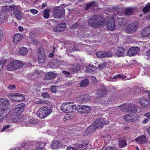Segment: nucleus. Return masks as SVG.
<instances>
[{"label": "nucleus", "mask_w": 150, "mask_h": 150, "mask_svg": "<svg viewBox=\"0 0 150 150\" xmlns=\"http://www.w3.org/2000/svg\"><path fill=\"white\" fill-rule=\"evenodd\" d=\"M42 72L41 71H38V70L35 71L34 72L30 74V75L31 76H34V77H38V75H41Z\"/></svg>", "instance_id": "40"}, {"label": "nucleus", "mask_w": 150, "mask_h": 150, "mask_svg": "<svg viewBox=\"0 0 150 150\" xmlns=\"http://www.w3.org/2000/svg\"><path fill=\"white\" fill-rule=\"evenodd\" d=\"M30 12L31 13L34 15L37 14L38 13V11L37 10L34 9H32L30 10Z\"/></svg>", "instance_id": "51"}, {"label": "nucleus", "mask_w": 150, "mask_h": 150, "mask_svg": "<svg viewBox=\"0 0 150 150\" xmlns=\"http://www.w3.org/2000/svg\"><path fill=\"white\" fill-rule=\"evenodd\" d=\"M16 18L19 20H21L23 17V13L18 10H16L14 12Z\"/></svg>", "instance_id": "26"}, {"label": "nucleus", "mask_w": 150, "mask_h": 150, "mask_svg": "<svg viewBox=\"0 0 150 150\" xmlns=\"http://www.w3.org/2000/svg\"><path fill=\"white\" fill-rule=\"evenodd\" d=\"M105 150H114L113 148L110 146H107L105 148Z\"/></svg>", "instance_id": "63"}, {"label": "nucleus", "mask_w": 150, "mask_h": 150, "mask_svg": "<svg viewBox=\"0 0 150 150\" xmlns=\"http://www.w3.org/2000/svg\"><path fill=\"white\" fill-rule=\"evenodd\" d=\"M71 48L72 49L70 50L71 52H73L74 51H77L78 50L77 48L75 45L73 46V47H71Z\"/></svg>", "instance_id": "55"}, {"label": "nucleus", "mask_w": 150, "mask_h": 150, "mask_svg": "<svg viewBox=\"0 0 150 150\" xmlns=\"http://www.w3.org/2000/svg\"><path fill=\"white\" fill-rule=\"evenodd\" d=\"M117 18L116 14H114L113 16L109 17V20L106 24L108 29L112 31L115 29V20L114 18Z\"/></svg>", "instance_id": "7"}, {"label": "nucleus", "mask_w": 150, "mask_h": 150, "mask_svg": "<svg viewBox=\"0 0 150 150\" xmlns=\"http://www.w3.org/2000/svg\"><path fill=\"white\" fill-rule=\"evenodd\" d=\"M88 140H84L81 143L77 144L76 146L78 148H85L88 144Z\"/></svg>", "instance_id": "24"}, {"label": "nucleus", "mask_w": 150, "mask_h": 150, "mask_svg": "<svg viewBox=\"0 0 150 150\" xmlns=\"http://www.w3.org/2000/svg\"><path fill=\"white\" fill-rule=\"evenodd\" d=\"M6 17V13H0V23H2L4 22Z\"/></svg>", "instance_id": "41"}, {"label": "nucleus", "mask_w": 150, "mask_h": 150, "mask_svg": "<svg viewBox=\"0 0 150 150\" xmlns=\"http://www.w3.org/2000/svg\"><path fill=\"white\" fill-rule=\"evenodd\" d=\"M42 95V96L44 98L48 97L49 96V94L46 92L43 93Z\"/></svg>", "instance_id": "54"}, {"label": "nucleus", "mask_w": 150, "mask_h": 150, "mask_svg": "<svg viewBox=\"0 0 150 150\" xmlns=\"http://www.w3.org/2000/svg\"><path fill=\"white\" fill-rule=\"evenodd\" d=\"M139 50L140 49L137 47H132L129 50L127 54L129 56H134L137 54Z\"/></svg>", "instance_id": "13"}, {"label": "nucleus", "mask_w": 150, "mask_h": 150, "mask_svg": "<svg viewBox=\"0 0 150 150\" xmlns=\"http://www.w3.org/2000/svg\"><path fill=\"white\" fill-rule=\"evenodd\" d=\"M79 25V24L77 23H76L74 24L72 27V28H77Z\"/></svg>", "instance_id": "62"}, {"label": "nucleus", "mask_w": 150, "mask_h": 150, "mask_svg": "<svg viewBox=\"0 0 150 150\" xmlns=\"http://www.w3.org/2000/svg\"><path fill=\"white\" fill-rule=\"evenodd\" d=\"M134 9L131 7H129L126 9L125 12V14L126 16H129L134 11Z\"/></svg>", "instance_id": "36"}, {"label": "nucleus", "mask_w": 150, "mask_h": 150, "mask_svg": "<svg viewBox=\"0 0 150 150\" xmlns=\"http://www.w3.org/2000/svg\"><path fill=\"white\" fill-rule=\"evenodd\" d=\"M36 104H44L46 103L45 101L44 100H39L35 102Z\"/></svg>", "instance_id": "56"}, {"label": "nucleus", "mask_w": 150, "mask_h": 150, "mask_svg": "<svg viewBox=\"0 0 150 150\" xmlns=\"http://www.w3.org/2000/svg\"><path fill=\"white\" fill-rule=\"evenodd\" d=\"M96 69V68L93 65H88L86 68V71L93 73Z\"/></svg>", "instance_id": "29"}, {"label": "nucleus", "mask_w": 150, "mask_h": 150, "mask_svg": "<svg viewBox=\"0 0 150 150\" xmlns=\"http://www.w3.org/2000/svg\"><path fill=\"white\" fill-rule=\"evenodd\" d=\"M49 9H45L43 11L44 17L45 18H48L49 16Z\"/></svg>", "instance_id": "42"}, {"label": "nucleus", "mask_w": 150, "mask_h": 150, "mask_svg": "<svg viewBox=\"0 0 150 150\" xmlns=\"http://www.w3.org/2000/svg\"><path fill=\"white\" fill-rule=\"evenodd\" d=\"M141 35L142 37L144 38L150 36V25L143 30Z\"/></svg>", "instance_id": "15"}, {"label": "nucleus", "mask_w": 150, "mask_h": 150, "mask_svg": "<svg viewBox=\"0 0 150 150\" xmlns=\"http://www.w3.org/2000/svg\"><path fill=\"white\" fill-rule=\"evenodd\" d=\"M91 80L93 83H96V78L93 76H91Z\"/></svg>", "instance_id": "61"}, {"label": "nucleus", "mask_w": 150, "mask_h": 150, "mask_svg": "<svg viewBox=\"0 0 150 150\" xmlns=\"http://www.w3.org/2000/svg\"><path fill=\"white\" fill-rule=\"evenodd\" d=\"M69 103H67L62 105L60 107L61 110L64 112H69Z\"/></svg>", "instance_id": "20"}, {"label": "nucleus", "mask_w": 150, "mask_h": 150, "mask_svg": "<svg viewBox=\"0 0 150 150\" xmlns=\"http://www.w3.org/2000/svg\"><path fill=\"white\" fill-rule=\"evenodd\" d=\"M8 88L11 90H14L15 88V85H9L7 87Z\"/></svg>", "instance_id": "47"}, {"label": "nucleus", "mask_w": 150, "mask_h": 150, "mask_svg": "<svg viewBox=\"0 0 150 150\" xmlns=\"http://www.w3.org/2000/svg\"><path fill=\"white\" fill-rule=\"evenodd\" d=\"M7 61L6 59L1 58L0 59V71L2 70L3 67L5 65Z\"/></svg>", "instance_id": "39"}, {"label": "nucleus", "mask_w": 150, "mask_h": 150, "mask_svg": "<svg viewBox=\"0 0 150 150\" xmlns=\"http://www.w3.org/2000/svg\"><path fill=\"white\" fill-rule=\"evenodd\" d=\"M96 128H97L95 127V125L93 124V123L92 125H90L86 129L85 132L88 133L87 134H88V133L94 132L96 131Z\"/></svg>", "instance_id": "22"}, {"label": "nucleus", "mask_w": 150, "mask_h": 150, "mask_svg": "<svg viewBox=\"0 0 150 150\" xmlns=\"http://www.w3.org/2000/svg\"><path fill=\"white\" fill-rule=\"evenodd\" d=\"M25 105L24 103H21L16 106L14 110V113L16 115H19L23 112L25 107Z\"/></svg>", "instance_id": "9"}, {"label": "nucleus", "mask_w": 150, "mask_h": 150, "mask_svg": "<svg viewBox=\"0 0 150 150\" xmlns=\"http://www.w3.org/2000/svg\"><path fill=\"white\" fill-rule=\"evenodd\" d=\"M15 7L16 6L15 5H13L10 6H2V7L4 10V11L6 13L13 11L15 9Z\"/></svg>", "instance_id": "21"}, {"label": "nucleus", "mask_w": 150, "mask_h": 150, "mask_svg": "<svg viewBox=\"0 0 150 150\" xmlns=\"http://www.w3.org/2000/svg\"><path fill=\"white\" fill-rule=\"evenodd\" d=\"M23 38V35L22 34L20 33L16 34L13 36V42H17L22 40Z\"/></svg>", "instance_id": "25"}, {"label": "nucleus", "mask_w": 150, "mask_h": 150, "mask_svg": "<svg viewBox=\"0 0 150 150\" xmlns=\"http://www.w3.org/2000/svg\"><path fill=\"white\" fill-rule=\"evenodd\" d=\"M73 69L74 72H77L80 69V65L79 64H77L76 65L74 66Z\"/></svg>", "instance_id": "44"}, {"label": "nucleus", "mask_w": 150, "mask_h": 150, "mask_svg": "<svg viewBox=\"0 0 150 150\" xmlns=\"http://www.w3.org/2000/svg\"><path fill=\"white\" fill-rule=\"evenodd\" d=\"M96 55L99 58H103L110 57L113 55V54L111 51H100L97 53Z\"/></svg>", "instance_id": "10"}, {"label": "nucleus", "mask_w": 150, "mask_h": 150, "mask_svg": "<svg viewBox=\"0 0 150 150\" xmlns=\"http://www.w3.org/2000/svg\"><path fill=\"white\" fill-rule=\"evenodd\" d=\"M89 83L88 79H86L83 80L81 82L80 84V87H86L88 85Z\"/></svg>", "instance_id": "37"}, {"label": "nucleus", "mask_w": 150, "mask_h": 150, "mask_svg": "<svg viewBox=\"0 0 150 150\" xmlns=\"http://www.w3.org/2000/svg\"><path fill=\"white\" fill-rule=\"evenodd\" d=\"M8 97L11 100L15 101L21 102L25 100L23 95L18 93H11L8 95Z\"/></svg>", "instance_id": "8"}, {"label": "nucleus", "mask_w": 150, "mask_h": 150, "mask_svg": "<svg viewBox=\"0 0 150 150\" xmlns=\"http://www.w3.org/2000/svg\"><path fill=\"white\" fill-rule=\"evenodd\" d=\"M95 2H91L88 4H87L86 5V9L89 8L91 6H95Z\"/></svg>", "instance_id": "43"}, {"label": "nucleus", "mask_w": 150, "mask_h": 150, "mask_svg": "<svg viewBox=\"0 0 150 150\" xmlns=\"http://www.w3.org/2000/svg\"><path fill=\"white\" fill-rule=\"evenodd\" d=\"M42 51L43 48L41 47H40L38 49V50L37 51V52L39 54H41V53Z\"/></svg>", "instance_id": "58"}, {"label": "nucleus", "mask_w": 150, "mask_h": 150, "mask_svg": "<svg viewBox=\"0 0 150 150\" xmlns=\"http://www.w3.org/2000/svg\"><path fill=\"white\" fill-rule=\"evenodd\" d=\"M118 142L119 145L120 147H123L127 145L126 142L124 139H121Z\"/></svg>", "instance_id": "38"}, {"label": "nucleus", "mask_w": 150, "mask_h": 150, "mask_svg": "<svg viewBox=\"0 0 150 150\" xmlns=\"http://www.w3.org/2000/svg\"><path fill=\"white\" fill-rule=\"evenodd\" d=\"M150 104V101L145 98H143L141 100L140 102V105L143 107H146L148 106Z\"/></svg>", "instance_id": "23"}, {"label": "nucleus", "mask_w": 150, "mask_h": 150, "mask_svg": "<svg viewBox=\"0 0 150 150\" xmlns=\"http://www.w3.org/2000/svg\"><path fill=\"white\" fill-rule=\"evenodd\" d=\"M57 86H52L50 89L52 92L53 93H54L56 91V88Z\"/></svg>", "instance_id": "50"}, {"label": "nucleus", "mask_w": 150, "mask_h": 150, "mask_svg": "<svg viewBox=\"0 0 150 150\" xmlns=\"http://www.w3.org/2000/svg\"><path fill=\"white\" fill-rule=\"evenodd\" d=\"M106 64L105 62H103L98 65V67L100 69H102L105 66Z\"/></svg>", "instance_id": "52"}, {"label": "nucleus", "mask_w": 150, "mask_h": 150, "mask_svg": "<svg viewBox=\"0 0 150 150\" xmlns=\"http://www.w3.org/2000/svg\"><path fill=\"white\" fill-rule=\"evenodd\" d=\"M126 76L125 75L118 74L117 76H114L113 78H121L122 79H125L126 78Z\"/></svg>", "instance_id": "45"}, {"label": "nucleus", "mask_w": 150, "mask_h": 150, "mask_svg": "<svg viewBox=\"0 0 150 150\" xmlns=\"http://www.w3.org/2000/svg\"><path fill=\"white\" fill-rule=\"evenodd\" d=\"M129 122H134L137 121L136 117H130V120H129Z\"/></svg>", "instance_id": "49"}, {"label": "nucleus", "mask_w": 150, "mask_h": 150, "mask_svg": "<svg viewBox=\"0 0 150 150\" xmlns=\"http://www.w3.org/2000/svg\"><path fill=\"white\" fill-rule=\"evenodd\" d=\"M55 74L54 72H50L46 74L45 78L46 79H53L55 78Z\"/></svg>", "instance_id": "28"}, {"label": "nucleus", "mask_w": 150, "mask_h": 150, "mask_svg": "<svg viewBox=\"0 0 150 150\" xmlns=\"http://www.w3.org/2000/svg\"><path fill=\"white\" fill-rule=\"evenodd\" d=\"M33 120L31 119L28 120L26 123V124H25V126L26 127L29 126L31 123H33Z\"/></svg>", "instance_id": "46"}, {"label": "nucleus", "mask_w": 150, "mask_h": 150, "mask_svg": "<svg viewBox=\"0 0 150 150\" xmlns=\"http://www.w3.org/2000/svg\"><path fill=\"white\" fill-rule=\"evenodd\" d=\"M128 111L134 113L137 112V111L136 106L134 104L131 105L128 107Z\"/></svg>", "instance_id": "33"}, {"label": "nucleus", "mask_w": 150, "mask_h": 150, "mask_svg": "<svg viewBox=\"0 0 150 150\" xmlns=\"http://www.w3.org/2000/svg\"><path fill=\"white\" fill-rule=\"evenodd\" d=\"M78 111L81 113H88L91 110V108L89 106L86 105H78Z\"/></svg>", "instance_id": "11"}, {"label": "nucleus", "mask_w": 150, "mask_h": 150, "mask_svg": "<svg viewBox=\"0 0 150 150\" xmlns=\"http://www.w3.org/2000/svg\"><path fill=\"white\" fill-rule=\"evenodd\" d=\"M10 110H9L8 107H6L4 108L0 109V121H1L2 119L6 116L10 112Z\"/></svg>", "instance_id": "12"}, {"label": "nucleus", "mask_w": 150, "mask_h": 150, "mask_svg": "<svg viewBox=\"0 0 150 150\" xmlns=\"http://www.w3.org/2000/svg\"><path fill=\"white\" fill-rule=\"evenodd\" d=\"M45 56L44 54H40L38 57V62L39 64L43 63L45 61Z\"/></svg>", "instance_id": "34"}, {"label": "nucleus", "mask_w": 150, "mask_h": 150, "mask_svg": "<svg viewBox=\"0 0 150 150\" xmlns=\"http://www.w3.org/2000/svg\"><path fill=\"white\" fill-rule=\"evenodd\" d=\"M65 10L63 8L58 7L53 11V16L55 18H61L65 16Z\"/></svg>", "instance_id": "4"}, {"label": "nucleus", "mask_w": 150, "mask_h": 150, "mask_svg": "<svg viewBox=\"0 0 150 150\" xmlns=\"http://www.w3.org/2000/svg\"><path fill=\"white\" fill-rule=\"evenodd\" d=\"M60 145V143L57 141L52 142L51 145V148L52 149H57L58 148L59 146Z\"/></svg>", "instance_id": "30"}, {"label": "nucleus", "mask_w": 150, "mask_h": 150, "mask_svg": "<svg viewBox=\"0 0 150 150\" xmlns=\"http://www.w3.org/2000/svg\"><path fill=\"white\" fill-rule=\"evenodd\" d=\"M64 121L65 119L67 120H69L71 118V116L69 115H67L64 117Z\"/></svg>", "instance_id": "57"}, {"label": "nucleus", "mask_w": 150, "mask_h": 150, "mask_svg": "<svg viewBox=\"0 0 150 150\" xmlns=\"http://www.w3.org/2000/svg\"><path fill=\"white\" fill-rule=\"evenodd\" d=\"M117 52L115 54L118 57L122 56L124 54V49L122 47H118L116 48Z\"/></svg>", "instance_id": "19"}, {"label": "nucleus", "mask_w": 150, "mask_h": 150, "mask_svg": "<svg viewBox=\"0 0 150 150\" xmlns=\"http://www.w3.org/2000/svg\"><path fill=\"white\" fill-rule=\"evenodd\" d=\"M135 140L138 142V143L140 144H143L147 141L146 136L144 135H143L137 138Z\"/></svg>", "instance_id": "16"}, {"label": "nucleus", "mask_w": 150, "mask_h": 150, "mask_svg": "<svg viewBox=\"0 0 150 150\" xmlns=\"http://www.w3.org/2000/svg\"><path fill=\"white\" fill-rule=\"evenodd\" d=\"M69 112H73L76 110L78 111V106H76L75 105L73 104H70V103H69Z\"/></svg>", "instance_id": "35"}, {"label": "nucleus", "mask_w": 150, "mask_h": 150, "mask_svg": "<svg viewBox=\"0 0 150 150\" xmlns=\"http://www.w3.org/2000/svg\"><path fill=\"white\" fill-rule=\"evenodd\" d=\"M106 20L101 16H93L88 21V24L90 26L94 28L104 25Z\"/></svg>", "instance_id": "1"}, {"label": "nucleus", "mask_w": 150, "mask_h": 150, "mask_svg": "<svg viewBox=\"0 0 150 150\" xmlns=\"http://www.w3.org/2000/svg\"><path fill=\"white\" fill-rule=\"evenodd\" d=\"M62 73L63 74H65L66 75V76H67L70 75V73L68 72V71H63L62 72Z\"/></svg>", "instance_id": "59"}, {"label": "nucleus", "mask_w": 150, "mask_h": 150, "mask_svg": "<svg viewBox=\"0 0 150 150\" xmlns=\"http://www.w3.org/2000/svg\"><path fill=\"white\" fill-rule=\"evenodd\" d=\"M32 42L36 45L38 44V41L37 39H34L33 40Z\"/></svg>", "instance_id": "60"}, {"label": "nucleus", "mask_w": 150, "mask_h": 150, "mask_svg": "<svg viewBox=\"0 0 150 150\" xmlns=\"http://www.w3.org/2000/svg\"><path fill=\"white\" fill-rule=\"evenodd\" d=\"M130 115L127 114L124 116V118L126 121L129 122L130 120Z\"/></svg>", "instance_id": "48"}, {"label": "nucleus", "mask_w": 150, "mask_h": 150, "mask_svg": "<svg viewBox=\"0 0 150 150\" xmlns=\"http://www.w3.org/2000/svg\"><path fill=\"white\" fill-rule=\"evenodd\" d=\"M106 93V89L105 88H102L100 90L97 91L96 92L97 97H103L105 95Z\"/></svg>", "instance_id": "27"}, {"label": "nucleus", "mask_w": 150, "mask_h": 150, "mask_svg": "<svg viewBox=\"0 0 150 150\" xmlns=\"http://www.w3.org/2000/svg\"><path fill=\"white\" fill-rule=\"evenodd\" d=\"M11 125H5V126H4L2 129L1 131H4L5 130L8 129L10 127H11Z\"/></svg>", "instance_id": "53"}, {"label": "nucleus", "mask_w": 150, "mask_h": 150, "mask_svg": "<svg viewBox=\"0 0 150 150\" xmlns=\"http://www.w3.org/2000/svg\"><path fill=\"white\" fill-rule=\"evenodd\" d=\"M18 52L20 55L24 56L28 53L27 50L25 47H21L19 49Z\"/></svg>", "instance_id": "31"}, {"label": "nucleus", "mask_w": 150, "mask_h": 150, "mask_svg": "<svg viewBox=\"0 0 150 150\" xmlns=\"http://www.w3.org/2000/svg\"><path fill=\"white\" fill-rule=\"evenodd\" d=\"M66 26V24L64 23H62L57 26L54 29V31L58 32H62L64 30Z\"/></svg>", "instance_id": "17"}, {"label": "nucleus", "mask_w": 150, "mask_h": 150, "mask_svg": "<svg viewBox=\"0 0 150 150\" xmlns=\"http://www.w3.org/2000/svg\"><path fill=\"white\" fill-rule=\"evenodd\" d=\"M139 25L138 22H134L127 26L125 29V31L126 33L129 34L133 33L136 31Z\"/></svg>", "instance_id": "5"}, {"label": "nucleus", "mask_w": 150, "mask_h": 150, "mask_svg": "<svg viewBox=\"0 0 150 150\" xmlns=\"http://www.w3.org/2000/svg\"><path fill=\"white\" fill-rule=\"evenodd\" d=\"M23 66L22 62L16 60L11 62L7 66V69L8 71H13L20 69Z\"/></svg>", "instance_id": "3"}, {"label": "nucleus", "mask_w": 150, "mask_h": 150, "mask_svg": "<svg viewBox=\"0 0 150 150\" xmlns=\"http://www.w3.org/2000/svg\"><path fill=\"white\" fill-rule=\"evenodd\" d=\"M52 111V110L50 107L44 106L39 108L37 114L40 118H44L50 114Z\"/></svg>", "instance_id": "2"}, {"label": "nucleus", "mask_w": 150, "mask_h": 150, "mask_svg": "<svg viewBox=\"0 0 150 150\" xmlns=\"http://www.w3.org/2000/svg\"><path fill=\"white\" fill-rule=\"evenodd\" d=\"M9 101L8 99L6 98L0 99V108L4 106H8L9 104Z\"/></svg>", "instance_id": "18"}, {"label": "nucleus", "mask_w": 150, "mask_h": 150, "mask_svg": "<svg viewBox=\"0 0 150 150\" xmlns=\"http://www.w3.org/2000/svg\"><path fill=\"white\" fill-rule=\"evenodd\" d=\"M95 125V127L98 128H100L105 123L104 120L102 118L97 119L93 123Z\"/></svg>", "instance_id": "14"}, {"label": "nucleus", "mask_w": 150, "mask_h": 150, "mask_svg": "<svg viewBox=\"0 0 150 150\" xmlns=\"http://www.w3.org/2000/svg\"><path fill=\"white\" fill-rule=\"evenodd\" d=\"M150 11V3L147 4L143 9L144 13H147ZM148 18H150V12L148 14Z\"/></svg>", "instance_id": "32"}, {"label": "nucleus", "mask_w": 150, "mask_h": 150, "mask_svg": "<svg viewBox=\"0 0 150 150\" xmlns=\"http://www.w3.org/2000/svg\"><path fill=\"white\" fill-rule=\"evenodd\" d=\"M67 150H78L76 148L72 147H69L67 148Z\"/></svg>", "instance_id": "64"}, {"label": "nucleus", "mask_w": 150, "mask_h": 150, "mask_svg": "<svg viewBox=\"0 0 150 150\" xmlns=\"http://www.w3.org/2000/svg\"><path fill=\"white\" fill-rule=\"evenodd\" d=\"M116 11L117 12V14H115L117 18H114L116 22L118 23V25H120L125 24V20L123 18L118 17L117 16H121L122 15V12L123 9L122 8H119L117 9Z\"/></svg>", "instance_id": "6"}]
</instances>
